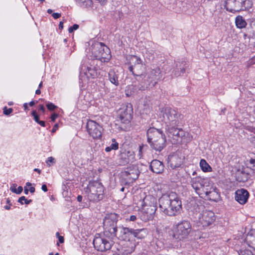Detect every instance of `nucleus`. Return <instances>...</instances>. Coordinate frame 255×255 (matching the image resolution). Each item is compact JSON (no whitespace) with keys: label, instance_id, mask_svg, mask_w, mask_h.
I'll use <instances>...</instances> for the list:
<instances>
[{"label":"nucleus","instance_id":"obj_1","mask_svg":"<svg viewBox=\"0 0 255 255\" xmlns=\"http://www.w3.org/2000/svg\"><path fill=\"white\" fill-rule=\"evenodd\" d=\"M159 204L160 210L170 216L178 214L182 209L181 201L174 192L162 196L159 199Z\"/></svg>","mask_w":255,"mask_h":255},{"label":"nucleus","instance_id":"obj_2","mask_svg":"<svg viewBox=\"0 0 255 255\" xmlns=\"http://www.w3.org/2000/svg\"><path fill=\"white\" fill-rule=\"evenodd\" d=\"M189 206V211L195 214V218L198 226L207 227L215 221V216L214 212L210 210H203L204 207L198 204L196 201H191Z\"/></svg>","mask_w":255,"mask_h":255},{"label":"nucleus","instance_id":"obj_3","mask_svg":"<svg viewBox=\"0 0 255 255\" xmlns=\"http://www.w3.org/2000/svg\"><path fill=\"white\" fill-rule=\"evenodd\" d=\"M89 45V47L86 50L89 58L100 60L102 62H107L110 59V50L105 44L92 40Z\"/></svg>","mask_w":255,"mask_h":255},{"label":"nucleus","instance_id":"obj_4","mask_svg":"<svg viewBox=\"0 0 255 255\" xmlns=\"http://www.w3.org/2000/svg\"><path fill=\"white\" fill-rule=\"evenodd\" d=\"M147 141L153 149L160 151L164 147L165 136L161 130L150 128L147 131Z\"/></svg>","mask_w":255,"mask_h":255},{"label":"nucleus","instance_id":"obj_5","mask_svg":"<svg viewBox=\"0 0 255 255\" xmlns=\"http://www.w3.org/2000/svg\"><path fill=\"white\" fill-rule=\"evenodd\" d=\"M172 236L179 241H183L188 238L192 232V225L190 222L186 220L175 223L172 227Z\"/></svg>","mask_w":255,"mask_h":255},{"label":"nucleus","instance_id":"obj_6","mask_svg":"<svg viewBox=\"0 0 255 255\" xmlns=\"http://www.w3.org/2000/svg\"><path fill=\"white\" fill-rule=\"evenodd\" d=\"M85 192L90 201L98 202L103 198L104 187L99 181H91L85 188Z\"/></svg>","mask_w":255,"mask_h":255},{"label":"nucleus","instance_id":"obj_7","mask_svg":"<svg viewBox=\"0 0 255 255\" xmlns=\"http://www.w3.org/2000/svg\"><path fill=\"white\" fill-rule=\"evenodd\" d=\"M118 119L122 124L121 128L127 130L129 128L130 123L132 119L133 109L131 104L123 105L118 112Z\"/></svg>","mask_w":255,"mask_h":255},{"label":"nucleus","instance_id":"obj_8","mask_svg":"<svg viewBox=\"0 0 255 255\" xmlns=\"http://www.w3.org/2000/svg\"><path fill=\"white\" fill-rule=\"evenodd\" d=\"M252 5L251 0H227L225 6L228 11L235 13L249 9Z\"/></svg>","mask_w":255,"mask_h":255},{"label":"nucleus","instance_id":"obj_9","mask_svg":"<svg viewBox=\"0 0 255 255\" xmlns=\"http://www.w3.org/2000/svg\"><path fill=\"white\" fill-rule=\"evenodd\" d=\"M176 126L167 127L169 136L175 140V142H188L192 139V136Z\"/></svg>","mask_w":255,"mask_h":255},{"label":"nucleus","instance_id":"obj_10","mask_svg":"<svg viewBox=\"0 0 255 255\" xmlns=\"http://www.w3.org/2000/svg\"><path fill=\"white\" fill-rule=\"evenodd\" d=\"M163 121L167 127L178 126L180 115L174 109L167 107L161 111Z\"/></svg>","mask_w":255,"mask_h":255},{"label":"nucleus","instance_id":"obj_11","mask_svg":"<svg viewBox=\"0 0 255 255\" xmlns=\"http://www.w3.org/2000/svg\"><path fill=\"white\" fill-rule=\"evenodd\" d=\"M117 216L115 214H111L107 216L103 221L104 234L109 233L111 236L115 237L117 236Z\"/></svg>","mask_w":255,"mask_h":255},{"label":"nucleus","instance_id":"obj_12","mask_svg":"<svg viewBox=\"0 0 255 255\" xmlns=\"http://www.w3.org/2000/svg\"><path fill=\"white\" fill-rule=\"evenodd\" d=\"M160 70L157 67L154 69H151L149 72L146 74H138L136 75L135 79L137 81H143V82L146 85H150L151 83L155 81L160 77Z\"/></svg>","mask_w":255,"mask_h":255},{"label":"nucleus","instance_id":"obj_13","mask_svg":"<svg viewBox=\"0 0 255 255\" xmlns=\"http://www.w3.org/2000/svg\"><path fill=\"white\" fill-rule=\"evenodd\" d=\"M87 130L93 139H98L102 137L103 132V127L93 120H89L87 123Z\"/></svg>","mask_w":255,"mask_h":255},{"label":"nucleus","instance_id":"obj_14","mask_svg":"<svg viewBox=\"0 0 255 255\" xmlns=\"http://www.w3.org/2000/svg\"><path fill=\"white\" fill-rule=\"evenodd\" d=\"M93 245L96 249L101 252L110 250L113 245V241L109 238H105L99 236H96Z\"/></svg>","mask_w":255,"mask_h":255},{"label":"nucleus","instance_id":"obj_15","mask_svg":"<svg viewBox=\"0 0 255 255\" xmlns=\"http://www.w3.org/2000/svg\"><path fill=\"white\" fill-rule=\"evenodd\" d=\"M190 184L196 193L200 195L203 190H205L204 188L209 185V180L207 178L197 176L191 179Z\"/></svg>","mask_w":255,"mask_h":255},{"label":"nucleus","instance_id":"obj_16","mask_svg":"<svg viewBox=\"0 0 255 255\" xmlns=\"http://www.w3.org/2000/svg\"><path fill=\"white\" fill-rule=\"evenodd\" d=\"M129 65L128 69L132 72V74L136 77V75L139 74V70L143 68L142 61L141 59L135 55H129L127 58Z\"/></svg>","mask_w":255,"mask_h":255},{"label":"nucleus","instance_id":"obj_17","mask_svg":"<svg viewBox=\"0 0 255 255\" xmlns=\"http://www.w3.org/2000/svg\"><path fill=\"white\" fill-rule=\"evenodd\" d=\"M143 202L145 204L143 210L146 212L147 216H151L153 215L157 209L156 199L150 196H146Z\"/></svg>","mask_w":255,"mask_h":255},{"label":"nucleus","instance_id":"obj_18","mask_svg":"<svg viewBox=\"0 0 255 255\" xmlns=\"http://www.w3.org/2000/svg\"><path fill=\"white\" fill-rule=\"evenodd\" d=\"M136 245V243L135 240L124 242L121 245L120 248L118 249L119 254L122 255L130 254L134 251Z\"/></svg>","mask_w":255,"mask_h":255},{"label":"nucleus","instance_id":"obj_19","mask_svg":"<svg viewBox=\"0 0 255 255\" xmlns=\"http://www.w3.org/2000/svg\"><path fill=\"white\" fill-rule=\"evenodd\" d=\"M120 233L118 236V238L124 241V242H126L127 241H130L131 240H135L133 239L132 231L133 229L127 228V227H122L120 228Z\"/></svg>","mask_w":255,"mask_h":255},{"label":"nucleus","instance_id":"obj_20","mask_svg":"<svg viewBox=\"0 0 255 255\" xmlns=\"http://www.w3.org/2000/svg\"><path fill=\"white\" fill-rule=\"evenodd\" d=\"M139 171L137 166L132 165L128 167L124 173V175L127 177V179L131 180H135L137 179Z\"/></svg>","mask_w":255,"mask_h":255},{"label":"nucleus","instance_id":"obj_21","mask_svg":"<svg viewBox=\"0 0 255 255\" xmlns=\"http://www.w3.org/2000/svg\"><path fill=\"white\" fill-rule=\"evenodd\" d=\"M249 194L247 190L241 189L236 191L235 199L241 204H245L249 198Z\"/></svg>","mask_w":255,"mask_h":255},{"label":"nucleus","instance_id":"obj_22","mask_svg":"<svg viewBox=\"0 0 255 255\" xmlns=\"http://www.w3.org/2000/svg\"><path fill=\"white\" fill-rule=\"evenodd\" d=\"M164 165L158 160H153L151 162L150 167L152 171L159 174L161 173L164 170Z\"/></svg>","mask_w":255,"mask_h":255},{"label":"nucleus","instance_id":"obj_23","mask_svg":"<svg viewBox=\"0 0 255 255\" xmlns=\"http://www.w3.org/2000/svg\"><path fill=\"white\" fill-rule=\"evenodd\" d=\"M82 72H83L88 79L94 78L97 76V72L96 70L93 68L88 67L86 68L85 67H84L82 66L81 67V72L80 75L81 78L83 77L82 75Z\"/></svg>","mask_w":255,"mask_h":255},{"label":"nucleus","instance_id":"obj_24","mask_svg":"<svg viewBox=\"0 0 255 255\" xmlns=\"http://www.w3.org/2000/svg\"><path fill=\"white\" fill-rule=\"evenodd\" d=\"M169 163L172 168L179 167L182 164V159L177 155H172L169 158Z\"/></svg>","mask_w":255,"mask_h":255},{"label":"nucleus","instance_id":"obj_25","mask_svg":"<svg viewBox=\"0 0 255 255\" xmlns=\"http://www.w3.org/2000/svg\"><path fill=\"white\" fill-rule=\"evenodd\" d=\"M203 192L206 194L207 197L210 200L216 201L219 198L218 192L214 189L210 191H208L207 189L203 190Z\"/></svg>","mask_w":255,"mask_h":255},{"label":"nucleus","instance_id":"obj_26","mask_svg":"<svg viewBox=\"0 0 255 255\" xmlns=\"http://www.w3.org/2000/svg\"><path fill=\"white\" fill-rule=\"evenodd\" d=\"M148 234V231L146 229L143 228L140 229H133L132 235L133 239L136 238L137 239L144 238Z\"/></svg>","mask_w":255,"mask_h":255},{"label":"nucleus","instance_id":"obj_27","mask_svg":"<svg viewBox=\"0 0 255 255\" xmlns=\"http://www.w3.org/2000/svg\"><path fill=\"white\" fill-rule=\"evenodd\" d=\"M118 75L116 74L114 70H111L109 72V79L110 82L114 84L115 86H118L119 85L118 80Z\"/></svg>","mask_w":255,"mask_h":255},{"label":"nucleus","instance_id":"obj_28","mask_svg":"<svg viewBox=\"0 0 255 255\" xmlns=\"http://www.w3.org/2000/svg\"><path fill=\"white\" fill-rule=\"evenodd\" d=\"M235 23L237 27L239 29L245 28L247 25L245 19L241 15H238L236 17Z\"/></svg>","mask_w":255,"mask_h":255},{"label":"nucleus","instance_id":"obj_29","mask_svg":"<svg viewBox=\"0 0 255 255\" xmlns=\"http://www.w3.org/2000/svg\"><path fill=\"white\" fill-rule=\"evenodd\" d=\"M246 241L249 247L255 249V231L248 234Z\"/></svg>","mask_w":255,"mask_h":255},{"label":"nucleus","instance_id":"obj_30","mask_svg":"<svg viewBox=\"0 0 255 255\" xmlns=\"http://www.w3.org/2000/svg\"><path fill=\"white\" fill-rule=\"evenodd\" d=\"M200 166L202 170L204 172H211L212 171V167L207 162V161L204 159H202L200 161Z\"/></svg>","mask_w":255,"mask_h":255},{"label":"nucleus","instance_id":"obj_31","mask_svg":"<svg viewBox=\"0 0 255 255\" xmlns=\"http://www.w3.org/2000/svg\"><path fill=\"white\" fill-rule=\"evenodd\" d=\"M112 143L105 148L106 152H110L112 150H117L119 148V143L116 141L115 139H112Z\"/></svg>","mask_w":255,"mask_h":255},{"label":"nucleus","instance_id":"obj_32","mask_svg":"<svg viewBox=\"0 0 255 255\" xmlns=\"http://www.w3.org/2000/svg\"><path fill=\"white\" fill-rule=\"evenodd\" d=\"M185 65H186V63H185L184 62L177 63L176 64V67L177 68H180V73H179V74L176 73L175 75L177 76H181V75H183L185 72L186 67V66H185Z\"/></svg>","mask_w":255,"mask_h":255},{"label":"nucleus","instance_id":"obj_33","mask_svg":"<svg viewBox=\"0 0 255 255\" xmlns=\"http://www.w3.org/2000/svg\"><path fill=\"white\" fill-rule=\"evenodd\" d=\"M17 185L16 184H12L11 187H10V190L15 194H20L23 190V188L21 186H19L18 188H16Z\"/></svg>","mask_w":255,"mask_h":255},{"label":"nucleus","instance_id":"obj_34","mask_svg":"<svg viewBox=\"0 0 255 255\" xmlns=\"http://www.w3.org/2000/svg\"><path fill=\"white\" fill-rule=\"evenodd\" d=\"M247 165V167L252 171L253 174H255V159H251Z\"/></svg>","mask_w":255,"mask_h":255},{"label":"nucleus","instance_id":"obj_35","mask_svg":"<svg viewBox=\"0 0 255 255\" xmlns=\"http://www.w3.org/2000/svg\"><path fill=\"white\" fill-rule=\"evenodd\" d=\"M135 87L133 85H129L126 87L125 92L128 97H129L134 92Z\"/></svg>","mask_w":255,"mask_h":255},{"label":"nucleus","instance_id":"obj_36","mask_svg":"<svg viewBox=\"0 0 255 255\" xmlns=\"http://www.w3.org/2000/svg\"><path fill=\"white\" fill-rule=\"evenodd\" d=\"M23 201L24 202L25 204H29L31 202V200H27L25 198L24 196H21L18 199V202L20 203L21 204H23Z\"/></svg>","mask_w":255,"mask_h":255},{"label":"nucleus","instance_id":"obj_37","mask_svg":"<svg viewBox=\"0 0 255 255\" xmlns=\"http://www.w3.org/2000/svg\"><path fill=\"white\" fill-rule=\"evenodd\" d=\"M146 148V146L144 145H140L139 147L138 156L139 158L142 157V151Z\"/></svg>","mask_w":255,"mask_h":255},{"label":"nucleus","instance_id":"obj_38","mask_svg":"<svg viewBox=\"0 0 255 255\" xmlns=\"http://www.w3.org/2000/svg\"><path fill=\"white\" fill-rule=\"evenodd\" d=\"M55 162L54 158L52 156L49 157L46 161V164L48 166H50L51 165V163L53 164L55 163Z\"/></svg>","mask_w":255,"mask_h":255},{"label":"nucleus","instance_id":"obj_39","mask_svg":"<svg viewBox=\"0 0 255 255\" xmlns=\"http://www.w3.org/2000/svg\"><path fill=\"white\" fill-rule=\"evenodd\" d=\"M239 255H253L252 252L248 250L241 251Z\"/></svg>","mask_w":255,"mask_h":255},{"label":"nucleus","instance_id":"obj_40","mask_svg":"<svg viewBox=\"0 0 255 255\" xmlns=\"http://www.w3.org/2000/svg\"><path fill=\"white\" fill-rule=\"evenodd\" d=\"M46 107L50 111H53L57 108V107L52 103H48L46 105Z\"/></svg>","mask_w":255,"mask_h":255},{"label":"nucleus","instance_id":"obj_41","mask_svg":"<svg viewBox=\"0 0 255 255\" xmlns=\"http://www.w3.org/2000/svg\"><path fill=\"white\" fill-rule=\"evenodd\" d=\"M79 28V25L77 24H74L72 26H71L68 29L69 33L73 32L74 30H77Z\"/></svg>","mask_w":255,"mask_h":255},{"label":"nucleus","instance_id":"obj_42","mask_svg":"<svg viewBox=\"0 0 255 255\" xmlns=\"http://www.w3.org/2000/svg\"><path fill=\"white\" fill-rule=\"evenodd\" d=\"M32 115L33 116L34 120L35 121V122L38 123L40 121V120L39 119V116L37 114L36 112L35 111H32Z\"/></svg>","mask_w":255,"mask_h":255},{"label":"nucleus","instance_id":"obj_43","mask_svg":"<svg viewBox=\"0 0 255 255\" xmlns=\"http://www.w3.org/2000/svg\"><path fill=\"white\" fill-rule=\"evenodd\" d=\"M12 112V109L11 108L7 109L5 107L3 109V114L5 115H8Z\"/></svg>","mask_w":255,"mask_h":255},{"label":"nucleus","instance_id":"obj_44","mask_svg":"<svg viewBox=\"0 0 255 255\" xmlns=\"http://www.w3.org/2000/svg\"><path fill=\"white\" fill-rule=\"evenodd\" d=\"M155 242V244L157 246V247L159 249H161L164 247L163 243L162 242L160 241H154Z\"/></svg>","mask_w":255,"mask_h":255},{"label":"nucleus","instance_id":"obj_45","mask_svg":"<svg viewBox=\"0 0 255 255\" xmlns=\"http://www.w3.org/2000/svg\"><path fill=\"white\" fill-rule=\"evenodd\" d=\"M56 236L57 238L59 239V242L60 243H63L64 241V237L62 236H60L59 233L58 232H57L56 233Z\"/></svg>","mask_w":255,"mask_h":255},{"label":"nucleus","instance_id":"obj_46","mask_svg":"<svg viewBox=\"0 0 255 255\" xmlns=\"http://www.w3.org/2000/svg\"><path fill=\"white\" fill-rule=\"evenodd\" d=\"M52 16L54 18L57 19L61 16V14L59 13H57V12L53 13L52 14Z\"/></svg>","mask_w":255,"mask_h":255},{"label":"nucleus","instance_id":"obj_47","mask_svg":"<svg viewBox=\"0 0 255 255\" xmlns=\"http://www.w3.org/2000/svg\"><path fill=\"white\" fill-rule=\"evenodd\" d=\"M77 2H78L80 4L84 5V3L90 0H75Z\"/></svg>","mask_w":255,"mask_h":255},{"label":"nucleus","instance_id":"obj_48","mask_svg":"<svg viewBox=\"0 0 255 255\" xmlns=\"http://www.w3.org/2000/svg\"><path fill=\"white\" fill-rule=\"evenodd\" d=\"M58 117V114H53L51 116V119L52 121L54 122L56 120V119Z\"/></svg>","mask_w":255,"mask_h":255},{"label":"nucleus","instance_id":"obj_49","mask_svg":"<svg viewBox=\"0 0 255 255\" xmlns=\"http://www.w3.org/2000/svg\"><path fill=\"white\" fill-rule=\"evenodd\" d=\"M41 189L44 191V192H47V186L45 185V184H43L42 185V187H41Z\"/></svg>","mask_w":255,"mask_h":255},{"label":"nucleus","instance_id":"obj_50","mask_svg":"<svg viewBox=\"0 0 255 255\" xmlns=\"http://www.w3.org/2000/svg\"><path fill=\"white\" fill-rule=\"evenodd\" d=\"M136 219V217L134 215H131L130 217L129 220L131 221H134Z\"/></svg>","mask_w":255,"mask_h":255},{"label":"nucleus","instance_id":"obj_51","mask_svg":"<svg viewBox=\"0 0 255 255\" xmlns=\"http://www.w3.org/2000/svg\"><path fill=\"white\" fill-rule=\"evenodd\" d=\"M39 110L42 111L43 113L45 112V108L43 105H40L39 106Z\"/></svg>","mask_w":255,"mask_h":255},{"label":"nucleus","instance_id":"obj_52","mask_svg":"<svg viewBox=\"0 0 255 255\" xmlns=\"http://www.w3.org/2000/svg\"><path fill=\"white\" fill-rule=\"evenodd\" d=\"M58 125L57 124H56L54 127L52 129V132H54L56 131V130L57 129V128H58Z\"/></svg>","mask_w":255,"mask_h":255},{"label":"nucleus","instance_id":"obj_53","mask_svg":"<svg viewBox=\"0 0 255 255\" xmlns=\"http://www.w3.org/2000/svg\"><path fill=\"white\" fill-rule=\"evenodd\" d=\"M38 124H39L40 126H41L42 127H44L45 126V122L44 121H40L38 123Z\"/></svg>","mask_w":255,"mask_h":255},{"label":"nucleus","instance_id":"obj_54","mask_svg":"<svg viewBox=\"0 0 255 255\" xmlns=\"http://www.w3.org/2000/svg\"><path fill=\"white\" fill-rule=\"evenodd\" d=\"M63 28V22L61 21V22H60L59 24V28L60 29H62Z\"/></svg>","mask_w":255,"mask_h":255},{"label":"nucleus","instance_id":"obj_55","mask_svg":"<svg viewBox=\"0 0 255 255\" xmlns=\"http://www.w3.org/2000/svg\"><path fill=\"white\" fill-rule=\"evenodd\" d=\"M29 191L31 193H33L35 192V188L34 187H30L29 188Z\"/></svg>","mask_w":255,"mask_h":255},{"label":"nucleus","instance_id":"obj_56","mask_svg":"<svg viewBox=\"0 0 255 255\" xmlns=\"http://www.w3.org/2000/svg\"><path fill=\"white\" fill-rule=\"evenodd\" d=\"M82 196L81 195H78L77 197V200L78 202H81L82 200Z\"/></svg>","mask_w":255,"mask_h":255},{"label":"nucleus","instance_id":"obj_57","mask_svg":"<svg viewBox=\"0 0 255 255\" xmlns=\"http://www.w3.org/2000/svg\"><path fill=\"white\" fill-rule=\"evenodd\" d=\"M28 192H29V190L26 187V186L24 187V192L25 194H26V195L28 194Z\"/></svg>","mask_w":255,"mask_h":255},{"label":"nucleus","instance_id":"obj_58","mask_svg":"<svg viewBox=\"0 0 255 255\" xmlns=\"http://www.w3.org/2000/svg\"><path fill=\"white\" fill-rule=\"evenodd\" d=\"M4 208L6 210H9L10 209V205H6Z\"/></svg>","mask_w":255,"mask_h":255},{"label":"nucleus","instance_id":"obj_59","mask_svg":"<svg viewBox=\"0 0 255 255\" xmlns=\"http://www.w3.org/2000/svg\"><path fill=\"white\" fill-rule=\"evenodd\" d=\"M41 93V91L39 89H37L35 91V94L37 95H39Z\"/></svg>","mask_w":255,"mask_h":255},{"label":"nucleus","instance_id":"obj_60","mask_svg":"<svg viewBox=\"0 0 255 255\" xmlns=\"http://www.w3.org/2000/svg\"><path fill=\"white\" fill-rule=\"evenodd\" d=\"M34 171H36V172H37L39 174H40V172H41L40 170V169H38V168H35V169H34Z\"/></svg>","mask_w":255,"mask_h":255},{"label":"nucleus","instance_id":"obj_61","mask_svg":"<svg viewBox=\"0 0 255 255\" xmlns=\"http://www.w3.org/2000/svg\"><path fill=\"white\" fill-rule=\"evenodd\" d=\"M35 104V103L34 101H31L29 103V105L30 106H33Z\"/></svg>","mask_w":255,"mask_h":255},{"label":"nucleus","instance_id":"obj_62","mask_svg":"<svg viewBox=\"0 0 255 255\" xmlns=\"http://www.w3.org/2000/svg\"><path fill=\"white\" fill-rule=\"evenodd\" d=\"M23 107H24V108L25 110L27 109V108H28V107H27V103H25V104H24V105H23Z\"/></svg>","mask_w":255,"mask_h":255},{"label":"nucleus","instance_id":"obj_63","mask_svg":"<svg viewBox=\"0 0 255 255\" xmlns=\"http://www.w3.org/2000/svg\"><path fill=\"white\" fill-rule=\"evenodd\" d=\"M10 201L9 199L7 198V199H6V203H7V204H9V205H10L11 204H10Z\"/></svg>","mask_w":255,"mask_h":255},{"label":"nucleus","instance_id":"obj_64","mask_svg":"<svg viewBox=\"0 0 255 255\" xmlns=\"http://www.w3.org/2000/svg\"><path fill=\"white\" fill-rule=\"evenodd\" d=\"M26 186L28 187L31 186V184L30 182H26Z\"/></svg>","mask_w":255,"mask_h":255}]
</instances>
